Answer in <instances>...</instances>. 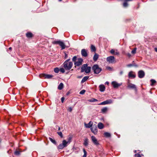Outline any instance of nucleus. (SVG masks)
I'll return each instance as SVG.
<instances>
[{
    "label": "nucleus",
    "mask_w": 157,
    "mask_h": 157,
    "mask_svg": "<svg viewBox=\"0 0 157 157\" xmlns=\"http://www.w3.org/2000/svg\"><path fill=\"white\" fill-rule=\"evenodd\" d=\"M85 92V90H82L79 93V94H84Z\"/></svg>",
    "instance_id": "nucleus-39"
},
{
    "label": "nucleus",
    "mask_w": 157,
    "mask_h": 157,
    "mask_svg": "<svg viewBox=\"0 0 157 157\" xmlns=\"http://www.w3.org/2000/svg\"><path fill=\"white\" fill-rule=\"evenodd\" d=\"M64 54H65V56H64V59H66L68 57V55L66 54V53L65 52H64Z\"/></svg>",
    "instance_id": "nucleus-45"
},
{
    "label": "nucleus",
    "mask_w": 157,
    "mask_h": 157,
    "mask_svg": "<svg viewBox=\"0 0 157 157\" xmlns=\"http://www.w3.org/2000/svg\"><path fill=\"white\" fill-rule=\"evenodd\" d=\"M63 83H61L58 86V89L59 90H61L63 88Z\"/></svg>",
    "instance_id": "nucleus-27"
},
{
    "label": "nucleus",
    "mask_w": 157,
    "mask_h": 157,
    "mask_svg": "<svg viewBox=\"0 0 157 157\" xmlns=\"http://www.w3.org/2000/svg\"><path fill=\"white\" fill-rule=\"evenodd\" d=\"M70 60L69 58L66 60L63 63V67L66 70H69L72 67L73 63L71 62H69Z\"/></svg>",
    "instance_id": "nucleus-1"
},
{
    "label": "nucleus",
    "mask_w": 157,
    "mask_h": 157,
    "mask_svg": "<svg viewBox=\"0 0 157 157\" xmlns=\"http://www.w3.org/2000/svg\"><path fill=\"white\" fill-rule=\"evenodd\" d=\"M108 110V108L106 107L103 108L101 109V112L103 113H106Z\"/></svg>",
    "instance_id": "nucleus-23"
},
{
    "label": "nucleus",
    "mask_w": 157,
    "mask_h": 157,
    "mask_svg": "<svg viewBox=\"0 0 157 157\" xmlns=\"http://www.w3.org/2000/svg\"><path fill=\"white\" fill-rule=\"evenodd\" d=\"M59 1H61L62 0H59Z\"/></svg>",
    "instance_id": "nucleus-58"
},
{
    "label": "nucleus",
    "mask_w": 157,
    "mask_h": 157,
    "mask_svg": "<svg viewBox=\"0 0 157 157\" xmlns=\"http://www.w3.org/2000/svg\"><path fill=\"white\" fill-rule=\"evenodd\" d=\"M123 73V72L122 71H121L120 72V74L121 75H122V73Z\"/></svg>",
    "instance_id": "nucleus-53"
},
{
    "label": "nucleus",
    "mask_w": 157,
    "mask_h": 157,
    "mask_svg": "<svg viewBox=\"0 0 157 157\" xmlns=\"http://www.w3.org/2000/svg\"><path fill=\"white\" fill-rule=\"evenodd\" d=\"M83 152L84 153V154H86L87 155V152L84 149H83Z\"/></svg>",
    "instance_id": "nucleus-49"
},
{
    "label": "nucleus",
    "mask_w": 157,
    "mask_h": 157,
    "mask_svg": "<svg viewBox=\"0 0 157 157\" xmlns=\"http://www.w3.org/2000/svg\"><path fill=\"white\" fill-rule=\"evenodd\" d=\"M83 59L81 58H78V61L75 63V65L77 66H78L82 64Z\"/></svg>",
    "instance_id": "nucleus-9"
},
{
    "label": "nucleus",
    "mask_w": 157,
    "mask_h": 157,
    "mask_svg": "<svg viewBox=\"0 0 157 157\" xmlns=\"http://www.w3.org/2000/svg\"><path fill=\"white\" fill-rule=\"evenodd\" d=\"M59 45L61 46V47L62 50L64 49L65 48V45L64 44V43L62 42V41L60 42V44H59Z\"/></svg>",
    "instance_id": "nucleus-18"
},
{
    "label": "nucleus",
    "mask_w": 157,
    "mask_h": 157,
    "mask_svg": "<svg viewBox=\"0 0 157 157\" xmlns=\"http://www.w3.org/2000/svg\"><path fill=\"white\" fill-rule=\"evenodd\" d=\"M91 67H87V64H83L81 68V72H83L85 71L86 73H88L90 72Z\"/></svg>",
    "instance_id": "nucleus-2"
},
{
    "label": "nucleus",
    "mask_w": 157,
    "mask_h": 157,
    "mask_svg": "<svg viewBox=\"0 0 157 157\" xmlns=\"http://www.w3.org/2000/svg\"><path fill=\"white\" fill-rule=\"evenodd\" d=\"M59 71L62 73H64L65 72L64 69L63 68H60Z\"/></svg>",
    "instance_id": "nucleus-38"
},
{
    "label": "nucleus",
    "mask_w": 157,
    "mask_h": 157,
    "mask_svg": "<svg viewBox=\"0 0 157 157\" xmlns=\"http://www.w3.org/2000/svg\"><path fill=\"white\" fill-rule=\"evenodd\" d=\"M26 36L27 37L31 38L32 37L33 34L31 32H28L26 33Z\"/></svg>",
    "instance_id": "nucleus-25"
},
{
    "label": "nucleus",
    "mask_w": 157,
    "mask_h": 157,
    "mask_svg": "<svg viewBox=\"0 0 157 157\" xmlns=\"http://www.w3.org/2000/svg\"><path fill=\"white\" fill-rule=\"evenodd\" d=\"M135 157H141L140 155L138 154H136L135 155Z\"/></svg>",
    "instance_id": "nucleus-44"
},
{
    "label": "nucleus",
    "mask_w": 157,
    "mask_h": 157,
    "mask_svg": "<svg viewBox=\"0 0 157 157\" xmlns=\"http://www.w3.org/2000/svg\"><path fill=\"white\" fill-rule=\"evenodd\" d=\"M91 49L92 52H95L96 51V48L93 45H91Z\"/></svg>",
    "instance_id": "nucleus-29"
},
{
    "label": "nucleus",
    "mask_w": 157,
    "mask_h": 157,
    "mask_svg": "<svg viewBox=\"0 0 157 157\" xmlns=\"http://www.w3.org/2000/svg\"><path fill=\"white\" fill-rule=\"evenodd\" d=\"M145 75V73L143 71L140 70L138 71V75L139 78H144Z\"/></svg>",
    "instance_id": "nucleus-7"
},
{
    "label": "nucleus",
    "mask_w": 157,
    "mask_h": 157,
    "mask_svg": "<svg viewBox=\"0 0 157 157\" xmlns=\"http://www.w3.org/2000/svg\"><path fill=\"white\" fill-rule=\"evenodd\" d=\"M111 101L110 100H107L105 101H104L101 103H99V105H105L111 103Z\"/></svg>",
    "instance_id": "nucleus-13"
},
{
    "label": "nucleus",
    "mask_w": 157,
    "mask_h": 157,
    "mask_svg": "<svg viewBox=\"0 0 157 157\" xmlns=\"http://www.w3.org/2000/svg\"><path fill=\"white\" fill-rule=\"evenodd\" d=\"M68 144H70V142L66 141V140H64L62 142V143L60 144L58 147V148L59 149H62L64 147H66L67 145Z\"/></svg>",
    "instance_id": "nucleus-4"
},
{
    "label": "nucleus",
    "mask_w": 157,
    "mask_h": 157,
    "mask_svg": "<svg viewBox=\"0 0 157 157\" xmlns=\"http://www.w3.org/2000/svg\"><path fill=\"white\" fill-rule=\"evenodd\" d=\"M121 85V84H120L118 83V86H120Z\"/></svg>",
    "instance_id": "nucleus-57"
},
{
    "label": "nucleus",
    "mask_w": 157,
    "mask_h": 157,
    "mask_svg": "<svg viewBox=\"0 0 157 157\" xmlns=\"http://www.w3.org/2000/svg\"><path fill=\"white\" fill-rule=\"evenodd\" d=\"M155 51H156V52H157V48H155Z\"/></svg>",
    "instance_id": "nucleus-54"
},
{
    "label": "nucleus",
    "mask_w": 157,
    "mask_h": 157,
    "mask_svg": "<svg viewBox=\"0 0 157 157\" xmlns=\"http://www.w3.org/2000/svg\"><path fill=\"white\" fill-rule=\"evenodd\" d=\"M1 142V140H0V142Z\"/></svg>",
    "instance_id": "nucleus-59"
},
{
    "label": "nucleus",
    "mask_w": 157,
    "mask_h": 157,
    "mask_svg": "<svg viewBox=\"0 0 157 157\" xmlns=\"http://www.w3.org/2000/svg\"><path fill=\"white\" fill-rule=\"evenodd\" d=\"M77 59V57L76 56H74L72 58V60L73 61H75Z\"/></svg>",
    "instance_id": "nucleus-42"
},
{
    "label": "nucleus",
    "mask_w": 157,
    "mask_h": 157,
    "mask_svg": "<svg viewBox=\"0 0 157 157\" xmlns=\"http://www.w3.org/2000/svg\"><path fill=\"white\" fill-rule=\"evenodd\" d=\"M40 77H44L45 78H50L52 77V75L43 74L40 75Z\"/></svg>",
    "instance_id": "nucleus-11"
},
{
    "label": "nucleus",
    "mask_w": 157,
    "mask_h": 157,
    "mask_svg": "<svg viewBox=\"0 0 157 157\" xmlns=\"http://www.w3.org/2000/svg\"><path fill=\"white\" fill-rule=\"evenodd\" d=\"M61 41L60 40L54 41L52 42V43L54 44H59V45Z\"/></svg>",
    "instance_id": "nucleus-32"
},
{
    "label": "nucleus",
    "mask_w": 157,
    "mask_h": 157,
    "mask_svg": "<svg viewBox=\"0 0 157 157\" xmlns=\"http://www.w3.org/2000/svg\"><path fill=\"white\" fill-rule=\"evenodd\" d=\"M89 77L88 76H86L84 77L81 81L82 83H83L86 81L89 78Z\"/></svg>",
    "instance_id": "nucleus-24"
},
{
    "label": "nucleus",
    "mask_w": 157,
    "mask_h": 157,
    "mask_svg": "<svg viewBox=\"0 0 157 157\" xmlns=\"http://www.w3.org/2000/svg\"><path fill=\"white\" fill-rule=\"evenodd\" d=\"M126 66L128 67H133L132 63L131 64L127 65Z\"/></svg>",
    "instance_id": "nucleus-41"
},
{
    "label": "nucleus",
    "mask_w": 157,
    "mask_h": 157,
    "mask_svg": "<svg viewBox=\"0 0 157 157\" xmlns=\"http://www.w3.org/2000/svg\"><path fill=\"white\" fill-rule=\"evenodd\" d=\"M100 91L101 92H103L105 89V87L104 85H101L99 86Z\"/></svg>",
    "instance_id": "nucleus-15"
},
{
    "label": "nucleus",
    "mask_w": 157,
    "mask_h": 157,
    "mask_svg": "<svg viewBox=\"0 0 157 157\" xmlns=\"http://www.w3.org/2000/svg\"><path fill=\"white\" fill-rule=\"evenodd\" d=\"M57 127L58 128V130H60V128L59 127L57 126H56V128H57Z\"/></svg>",
    "instance_id": "nucleus-50"
},
{
    "label": "nucleus",
    "mask_w": 157,
    "mask_h": 157,
    "mask_svg": "<svg viewBox=\"0 0 157 157\" xmlns=\"http://www.w3.org/2000/svg\"><path fill=\"white\" fill-rule=\"evenodd\" d=\"M92 122L90 121L87 124H85V126L86 128H90L92 126Z\"/></svg>",
    "instance_id": "nucleus-16"
},
{
    "label": "nucleus",
    "mask_w": 157,
    "mask_h": 157,
    "mask_svg": "<svg viewBox=\"0 0 157 157\" xmlns=\"http://www.w3.org/2000/svg\"><path fill=\"white\" fill-rule=\"evenodd\" d=\"M81 53L83 56L86 57L87 56V51L85 49H82L81 51Z\"/></svg>",
    "instance_id": "nucleus-12"
},
{
    "label": "nucleus",
    "mask_w": 157,
    "mask_h": 157,
    "mask_svg": "<svg viewBox=\"0 0 157 157\" xmlns=\"http://www.w3.org/2000/svg\"><path fill=\"white\" fill-rule=\"evenodd\" d=\"M151 83V86H153L155 83L156 82V81L155 80L153 79H151L150 80Z\"/></svg>",
    "instance_id": "nucleus-31"
},
{
    "label": "nucleus",
    "mask_w": 157,
    "mask_h": 157,
    "mask_svg": "<svg viewBox=\"0 0 157 157\" xmlns=\"http://www.w3.org/2000/svg\"><path fill=\"white\" fill-rule=\"evenodd\" d=\"M106 61L109 63H114L115 62V58L112 56L108 57L106 58Z\"/></svg>",
    "instance_id": "nucleus-5"
},
{
    "label": "nucleus",
    "mask_w": 157,
    "mask_h": 157,
    "mask_svg": "<svg viewBox=\"0 0 157 157\" xmlns=\"http://www.w3.org/2000/svg\"><path fill=\"white\" fill-rule=\"evenodd\" d=\"M72 137H69L68 138V141L67 142H70V143L71 142V140Z\"/></svg>",
    "instance_id": "nucleus-43"
},
{
    "label": "nucleus",
    "mask_w": 157,
    "mask_h": 157,
    "mask_svg": "<svg viewBox=\"0 0 157 157\" xmlns=\"http://www.w3.org/2000/svg\"><path fill=\"white\" fill-rule=\"evenodd\" d=\"M20 151H16L14 152V154L15 155H20Z\"/></svg>",
    "instance_id": "nucleus-35"
},
{
    "label": "nucleus",
    "mask_w": 157,
    "mask_h": 157,
    "mask_svg": "<svg viewBox=\"0 0 157 157\" xmlns=\"http://www.w3.org/2000/svg\"><path fill=\"white\" fill-rule=\"evenodd\" d=\"M88 144V139L87 138H86L84 140L83 144L85 146H87Z\"/></svg>",
    "instance_id": "nucleus-22"
},
{
    "label": "nucleus",
    "mask_w": 157,
    "mask_h": 157,
    "mask_svg": "<svg viewBox=\"0 0 157 157\" xmlns=\"http://www.w3.org/2000/svg\"><path fill=\"white\" fill-rule=\"evenodd\" d=\"M92 132L94 134L96 135L98 132V129L96 125L94 124L90 128Z\"/></svg>",
    "instance_id": "nucleus-8"
},
{
    "label": "nucleus",
    "mask_w": 157,
    "mask_h": 157,
    "mask_svg": "<svg viewBox=\"0 0 157 157\" xmlns=\"http://www.w3.org/2000/svg\"><path fill=\"white\" fill-rule=\"evenodd\" d=\"M72 110V108L71 107L68 108V110L70 112H71Z\"/></svg>",
    "instance_id": "nucleus-46"
},
{
    "label": "nucleus",
    "mask_w": 157,
    "mask_h": 157,
    "mask_svg": "<svg viewBox=\"0 0 157 157\" xmlns=\"http://www.w3.org/2000/svg\"><path fill=\"white\" fill-rule=\"evenodd\" d=\"M128 77L129 78H134L136 77V75L134 72L131 71L128 74Z\"/></svg>",
    "instance_id": "nucleus-10"
},
{
    "label": "nucleus",
    "mask_w": 157,
    "mask_h": 157,
    "mask_svg": "<svg viewBox=\"0 0 157 157\" xmlns=\"http://www.w3.org/2000/svg\"><path fill=\"white\" fill-rule=\"evenodd\" d=\"M105 84L108 85L109 84V82H106L105 83Z\"/></svg>",
    "instance_id": "nucleus-52"
},
{
    "label": "nucleus",
    "mask_w": 157,
    "mask_h": 157,
    "mask_svg": "<svg viewBox=\"0 0 157 157\" xmlns=\"http://www.w3.org/2000/svg\"><path fill=\"white\" fill-rule=\"evenodd\" d=\"M112 84L114 88L118 87V83L115 81H113L112 82Z\"/></svg>",
    "instance_id": "nucleus-19"
},
{
    "label": "nucleus",
    "mask_w": 157,
    "mask_h": 157,
    "mask_svg": "<svg viewBox=\"0 0 157 157\" xmlns=\"http://www.w3.org/2000/svg\"><path fill=\"white\" fill-rule=\"evenodd\" d=\"M104 135L105 137L106 138L110 137L111 136L110 133L108 132H105L104 133Z\"/></svg>",
    "instance_id": "nucleus-17"
},
{
    "label": "nucleus",
    "mask_w": 157,
    "mask_h": 157,
    "mask_svg": "<svg viewBox=\"0 0 157 157\" xmlns=\"http://www.w3.org/2000/svg\"><path fill=\"white\" fill-rule=\"evenodd\" d=\"M82 77V76H78V78H81Z\"/></svg>",
    "instance_id": "nucleus-55"
},
{
    "label": "nucleus",
    "mask_w": 157,
    "mask_h": 157,
    "mask_svg": "<svg viewBox=\"0 0 157 157\" xmlns=\"http://www.w3.org/2000/svg\"><path fill=\"white\" fill-rule=\"evenodd\" d=\"M128 87L130 89H136V87L135 85L132 83H129L128 85Z\"/></svg>",
    "instance_id": "nucleus-14"
},
{
    "label": "nucleus",
    "mask_w": 157,
    "mask_h": 157,
    "mask_svg": "<svg viewBox=\"0 0 157 157\" xmlns=\"http://www.w3.org/2000/svg\"><path fill=\"white\" fill-rule=\"evenodd\" d=\"M59 71V69L58 67H56L54 69V71L56 73H58Z\"/></svg>",
    "instance_id": "nucleus-33"
},
{
    "label": "nucleus",
    "mask_w": 157,
    "mask_h": 157,
    "mask_svg": "<svg viewBox=\"0 0 157 157\" xmlns=\"http://www.w3.org/2000/svg\"><path fill=\"white\" fill-rule=\"evenodd\" d=\"M132 65L133 67H138V65L134 63V61L132 62Z\"/></svg>",
    "instance_id": "nucleus-40"
},
{
    "label": "nucleus",
    "mask_w": 157,
    "mask_h": 157,
    "mask_svg": "<svg viewBox=\"0 0 157 157\" xmlns=\"http://www.w3.org/2000/svg\"><path fill=\"white\" fill-rule=\"evenodd\" d=\"M104 125L101 123H99L98 125V128L100 129H102L104 128Z\"/></svg>",
    "instance_id": "nucleus-20"
},
{
    "label": "nucleus",
    "mask_w": 157,
    "mask_h": 157,
    "mask_svg": "<svg viewBox=\"0 0 157 157\" xmlns=\"http://www.w3.org/2000/svg\"><path fill=\"white\" fill-rule=\"evenodd\" d=\"M88 101L90 102H94L95 101H98V100L96 99L95 98H92L90 99H89L88 100Z\"/></svg>",
    "instance_id": "nucleus-30"
},
{
    "label": "nucleus",
    "mask_w": 157,
    "mask_h": 157,
    "mask_svg": "<svg viewBox=\"0 0 157 157\" xmlns=\"http://www.w3.org/2000/svg\"><path fill=\"white\" fill-rule=\"evenodd\" d=\"M86 154H84L82 157H86Z\"/></svg>",
    "instance_id": "nucleus-51"
},
{
    "label": "nucleus",
    "mask_w": 157,
    "mask_h": 157,
    "mask_svg": "<svg viewBox=\"0 0 157 157\" xmlns=\"http://www.w3.org/2000/svg\"><path fill=\"white\" fill-rule=\"evenodd\" d=\"M49 139L52 143L55 145L56 144V142L55 140L53 139L51 137H49Z\"/></svg>",
    "instance_id": "nucleus-28"
},
{
    "label": "nucleus",
    "mask_w": 157,
    "mask_h": 157,
    "mask_svg": "<svg viewBox=\"0 0 157 157\" xmlns=\"http://www.w3.org/2000/svg\"><path fill=\"white\" fill-rule=\"evenodd\" d=\"M92 69L94 73L96 74H99L101 71V68L99 67V66L97 64L94 65L92 67Z\"/></svg>",
    "instance_id": "nucleus-3"
},
{
    "label": "nucleus",
    "mask_w": 157,
    "mask_h": 157,
    "mask_svg": "<svg viewBox=\"0 0 157 157\" xmlns=\"http://www.w3.org/2000/svg\"><path fill=\"white\" fill-rule=\"evenodd\" d=\"M98 58V54L95 53L93 57V60L94 61H96Z\"/></svg>",
    "instance_id": "nucleus-21"
},
{
    "label": "nucleus",
    "mask_w": 157,
    "mask_h": 157,
    "mask_svg": "<svg viewBox=\"0 0 157 157\" xmlns=\"http://www.w3.org/2000/svg\"><path fill=\"white\" fill-rule=\"evenodd\" d=\"M136 48H135L131 52L132 54H135L136 52Z\"/></svg>",
    "instance_id": "nucleus-37"
},
{
    "label": "nucleus",
    "mask_w": 157,
    "mask_h": 157,
    "mask_svg": "<svg viewBox=\"0 0 157 157\" xmlns=\"http://www.w3.org/2000/svg\"><path fill=\"white\" fill-rule=\"evenodd\" d=\"M11 49H12V48L11 47H10V48H9V49L10 50H11Z\"/></svg>",
    "instance_id": "nucleus-56"
},
{
    "label": "nucleus",
    "mask_w": 157,
    "mask_h": 157,
    "mask_svg": "<svg viewBox=\"0 0 157 157\" xmlns=\"http://www.w3.org/2000/svg\"><path fill=\"white\" fill-rule=\"evenodd\" d=\"M91 139L92 142L96 146H98L99 144L98 141L94 136H91Z\"/></svg>",
    "instance_id": "nucleus-6"
},
{
    "label": "nucleus",
    "mask_w": 157,
    "mask_h": 157,
    "mask_svg": "<svg viewBox=\"0 0 157 157\" xmlns=\"http://www.w3.org/2000/svg\"><path fill=\"white\" fill-rule=\"evenodd\" d=\"M128 6V4L127 2L124 1V2L123 4V6L124 7H127Z\"/></svg>",
    "instance_id": "nucleus-34"
},
{
    "label": "nucleus",
    "mask_w": 157,
    "mask_h": 157,
    "mask_svg": "<svg viewBox=\"0 0 157 157\" xmlns=\"http://www.w3.org/2000/svg\"><path fill=\"white\" fill-rule=\"evenodd\" d=\"M110 53L114 55H117L118 54V53L117 52H115V50L113 49H111L110 51Z\"/></svg>",
    "instance_id": "nucleus-26"
},
{
    "label": "nucleus",
    "mask_w": 157,
    "mask_h": 157,
    "mask_svg": "<svg viewBox=\"0 0 157 157\" xmlns=\"http://www.w3.org/2000/svg\"><path fill=\"white\" fill-rule=\"evenodd\" d=\"M64 97H62L61 98V102H62V103L64 101Z\"/></svg>",
    "instance_id": "nucleus-48"
},
{
    "label": "nucleus",
    "mask_w": 157,
    "mask_h": 157,
    "mask_svg": "<svg viewBox=\"0 0 157 157\" xmlns=\"http://www.w3.org/2000/svg\"><path fill=\"white\" fill-rule=\"evenodd\" d=\"M58 134L61 137L63 138V135L62 133V132H57Z\"/></svg>",
    "instance_id": "nucleus-36"
},
{
    "label": "nucleus",
    "mask_w": 157,
    "mask_h": 157,
    "mask_svg": "<svg viewBox=\"0 0 157 157\" xmlns=\"http://www.w3.org/2000/svg\"><path fill=\"white\" fill-rule=\"evenodd\" d=\"M106 69L109 70H112V68L109 67H106Z\"/></svg>",
    "instance_id": "nucleus-47"
}]
</instances>
